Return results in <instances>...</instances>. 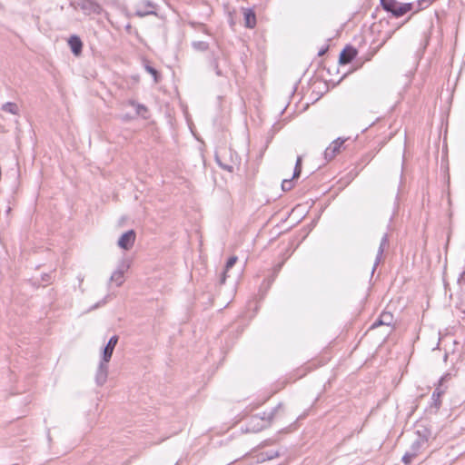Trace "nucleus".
Masks as SVG:
<instances>
[{
	"label": "nucleus",
	"mask_w": 465,
	"mask_h": 465,
	"mask_svg": "<svg viewBox=\"0 0 465 465\" xmlns=\"http://www.w3.org/2000/svg\"><path fill=\"white\" fill-rule=\"evenodd\" d=\"M382 7L395 17H401L413 9V4H401L396 0H381Z\"/></svg>",
	"instance_id": "1"
},
{
	"label": "nucleus",
	"mask_w": 465,
	"mask_h": 465,
	"mask_svg": "<svg viewBox=\"0 0 465 465\" xmlns=\"http://www.w3.org/2000/svg\"><path fill=\"white\" fill-rule=\"evenodd\" d=\"M394 317L390 312H382L379 318L371 324L369 331H374L379 327H384L383 334L388 336L393 331Z\"/></svg>",
	"instance_id": "2"
},
{
	"label": "nucleus",
	"mask_w": 465,
	"mask_h": 465,
	"mask_svg": "<svg viewBox=\"0 0 465 465\" xmlns=\"http://www.w3.org/2000/svg\"><path fill=\"white\" fill-rule=\"evenodd\" d=\"M130 268V262L127 260H123L117 269L112 273L110 281L114 282L116 286H121L124 282V273Z\"/></svg>",
	"instance_id": "3"
},
{
	"label": "nucleus",
	"mask_w": 465,
	"mask_h": 465,
	"mask_svg": "<svg viewBox=\"0 0 465 465\" xmlns=\"http://www.w3.org/2000/svg\"><path fill=\"white\" fill-rule=\"evenodd\" d=\"M135 240L136 232L134 230H129L120 236L117 245L122 250L129 251L134 247Z\"/></svg>",
	"instance_id": "4"
},
{
	"label": "nucleus",
	"mask_w": 465,
	"mask_h": 465,
	"mask_svg": "<svg viewBox=\"0 0 465 465\" xmlns=\"http://www.w3.org/2000/svg\"><path fill=\"white\" fill-rule=\"evenodd\" d=\"M78 5L86 15H99L103 10L102 6L94 0H79Z\"/></svg>",
	"instance_id": "5"
},
{
	"label": "nucleus",
	"mask_w": 465,
	"mask_h": 465,
	"mask_svg": "<svg viewBox=\"0 0 465 465\" xmlns=\"http://www.w3.org/2000/svg\"><path fill=\"white\" fill-rule=\"evenodd\" d=\"M346 142L345 138H338L334 140L324 151V157L327 160H331L337 153H340L341 146Z\"/></svg>",
	"instance_id": "6"
},
{
	"label": "nucleus",
	"mask_w": 465,
	"mask_h": 465,
	"mask_svg": "<svg viewBox=\"0 0 465 465\" xmlns=\"http://www.w3.org/2000/svg\"><path fill=\"white\" fill-rule=\"evenodd\" d=\"M117 342H118V336L114 335L113 337L110 338L106 346L104 349L101 361H104L105 362L110 361L113 352H114V350L117 344Z\"/></svg>",
	"instance_id": "7"
},
{
	"label": "nucleus",
	"mask_w": 465,
	"mask_h": 465,
	"mask_svg": "<svg viewBox=\"0 0 465 465\" xmlns=\"http://www.w3.org/2000/svg\"><path fill=\"white\" fill-rule=\"evenodd\" d=\"M107 363L108 362L101 361L98 365L96 375H95V381L99 386L104 385L107 380V376H108Z\"/></svg>",
	"instance_id": "8"
},
{
	"label": "nucleus",
	"mask_w": 465,
	"mask_h": 465,
	"mask_svg": "<svg viewBox=\"0 0 465 465\" xmlns=\"http://www.w3.org/2000/svg\"><path fill=\"white\" fill-rule=\"evenodd\" d=\"M388 245H389V237H388L387 234H384L382 236L381 240V243H380V246H379V250H378V253H377V256H376V260H375L374 265L372 267L371 273L374 272L377 265L381 262L382 254H383V252L388 247Z\"/></svg>",
	"instance_id": "9"
},
{
	"label": "nucleus",
	"mask_w": 465,
	"mask_h": 465,
	"mask_svg": "<svg viewBox=\"0 0 465 465\" xmlns=\"http://www.w3.org/2000/svg\"><path fill=\"white\" fill-rule=\"evenodd\" d=\"M450 378V374H446L440 378L439 381V384L435 391L432 393V400L435 401V404H440V398L444 394L445 389L442 388L443 383Z\"/></svg>",
	"instance_id": "10"
},
{
	"label": "nucleus",
	"mask_w": 465,
	"mask_h": 465,
	"mask_svg": "<svg viewBox=\"0 0 465 465\" xmlns=\"http://www.w3.org/2000/svg\"><path fill=\"white\" fill-rule=\"evenodd\" d=\"M68 45L74 55H79L82 52L83 43L76 35H72L68 40Z\"/></svg>",
	"instance_id": "11"
},
{
	"label": "nucleus",
	"mask_w": 465,
	"mask_h": 465,
	"mask_svg": "<svg viewBox=\"0 0 465 465\" xmlns=\"http://www.w3.org/2000/svg\"><path fill=\"white\" fill-rule=\"evenodd\" d=\"M244 23L248 28H253L256 25V15L252 9H243Z\"/></svg>",
	"instance_id": "12"
},
{
	"label": "nucleus",
	"mask_w": 465,
	"mask_h": 465,
	"mask_svg": "<svg viewBox=\"0 0 465 465\" xmlns=\"http://www.w3.org/2000/svg\"><path fill=\"white\" fill-rule=\"evenodd\" d=\"M261 420V421L262 422V424H258L257 427H253L252 428V430H262L264 427L268 426L271 422V420H272V413H269L267 416H262V417H259V416H253L252 418V421H255V420Z\"/></svg>",
	"instance_id": "13"
},
{
	"label": "nucleus",
	"mask_w": 465,
	"mask_h": 465,
	"mask_svg": "<svg viewBox=\"0 0 465 465\" xmlns=\"http://www.w3.org/2000/svg\"><path fill=\"white\" fill-rule=\"evenodd\" d=\"M237 262V257L236 256H232L228 259L226 264H225V268H224V271L222 274V277H221V280H220V282L222 284H223L226 281V278H227V272L228 271L232 268L234 266V264L236 263Z\"/></svg>",
	"instance_id": "14"
},
{
	"label": "nucleus",
	"mask_w": 465,
	"mask_h": 465,
	"mask_svg": "<svg viewBox=\"0 0 465 465\" xmlns=\"http://www.w3.org/2000/svg\"><path fill=\"white\" fill-rule=\"evenodd\" d=\"M2 110L4 112L9 113V114H12L15 115L18 114V113H19V108H18L17 104L15 103H12V102H7V103L4 104L2 105Z\"/></svg>",
	"instance_id": "15"
},
{
	"label": "nucleus",
	"mask_w": 465,
	"mask_h": 465,
	"mask_svg": "<svg viewBox=\"0 0 465 465\" xmlns=\"http://www.w3.org/2000/svg\"><path fill=\"white\" fill-rule=\"evenodd\" d=\"M146 6H147L146 11H143V9L141 7H138L135 12L136 15L140 17H143V16L151 15V14H154V7L151 3H147Z\"/></svg>",
	"instance_id": "16"
},
{
	"label": "nucleus",
	"mask_w": 465,
	"mask_h": 465,
	"mask_svg": "<svg viewBox=\"0 0 465 465\" xmlns=\"http://www.w3.org/2000/svg\"><path fill=\"white\" fill-rule=\"evenodd\" d=\"M129 104L135 108L137 114L144 115L147 113V108L145 105L138 104L134 101H129Z\"/></svg>",
	"instance_id": "17"
},
{
	"label": "nucleus",
	"mask_w": 465,
	"mask_h": 465,
	"mask_svg": "<svg viewBox=\"0 0 465 465\" xmlns=\"http://www.w3.org/2000/svg\"><path fill=\"white\" fill-rule=\"evenodd\" d=\"M144 69H145V71L148 74H150L153 77L154 83H158L159 82L160 76H159V74H158L156 69H154L149 64H144Z\"/></svg>",
	"instance_id": "18"
},
{
	"label": "nucleus",
	"mask_w": 465,
	"mask_h": 465,
	"mask_svg": "<svg viewBox=\"0 0 465 465\" xmlns=\"http://www.w3.org/2000/svg\"><path fill=\"white\" fill-rule=\"evenodd\" d=\"M340 62L342 64H346L349 63V45H346L340 55Z\"/></svg>",
	"instance_id": "19"
},
{
	"label": "nucleus",
	"mask_w": 465,
	"mask_h": 465,
	"mask_svg": "<svg viewBox=\"0 0 465 465\" xmlns=\"http://www.w3.org/2000/svg\"><path fill=\"white\" fill-rule=\"evenodd\" d=\"M302 157L298 156L297 160H296L295 167H294L292 179L298 178L300 176L301 172H302Z\"/></svg>",
	"instance_id": "20"
},
{
	"label": "nucleus",
	"mask_w": 465,
	"mask_h": 465,
	"mask_svg": "<svg viewBox=\"0 0 465 465\" xmlns=\"http://www.w3.org/2000/svg\"><path fill=\"white\" fill-rule=\"evenodd\" d=\"M193 47L197 51H206L209 47V44L204 41H195L193 42Z\"/></svg>",
	"instance_id": "21"
},
{
	"label": "nucleus",
	"mask_w": 465,
	"mask_h": 465,
	"mask_svg": "<svg viewBox=\"0 0 465 465\" xmlns=\"http://www.w3.org/2000/svg\"><path fill=\"white\" fill-rule=\"evenodd\" d=\"M415 457H416V450L415 451H407L402 457V461L404 464L408 465L411 462V460Z\"/></svg>",
	"instance_id": "22"
},
{
	"label": "nucleus",
	"mask_w": 465,
	"mask_h": 465,
	"mask_svg": "<svg viewBox=\"0 0 465 465\" xmlns=\"http://www.w3.org/2000/svg\"><path fill=\"white\" fill-rule=\"evenodd\" d=\"M279 456V452L276 450H271L269 452L262 453V460H272Z\"/></svg>",
	"instance_id": "23"
},
{
	"label": "nucleus",
	"mask_w": 465,
	"mask_h": 465,
	"mask_svg": "<svg viewBox=\"0 0 465 465\" xmlns=\"http://www.w3.org/2000/svg\"><path fill=\"white\" fill-rule=\"evenodd\" d=\"M293 187L292 179H285L282 183V188L283 191H290Z\"/></svg>",
	"instance_id": "24"
},
{
	"label": "nucleus",
	"mask_w": 465,
	"mask_h": 465,
	"mask_svg": "<svg viewBox=\"0 0 465 465\" xmlns=\"http://www.w3.org/2000/svg\"><path fill=\"white\" fill-rule=\"evenodd\" d=\"M420 448V440H415L412 445H411V451H415L416 450V454L418 453L419 450Z\"/></svg>",
	"instance_id": "25"
},
{
	"label": "nucleus",
	"mask_w": 465,
	"mask_h": 465,
	"mask_svg": "<svg viewBox=\"0 0 465 465\" xmlns=\"http://www.w3.org/2000/svg\"><path fill=\"white\" fill-rule=\"evenodd\" d=\"M327 51H328V45L323 46V47H322V48L318 51V55H319V56H322V55H323Z\"/></svg>",
	"instance_id": "26"
},
{
	"label": "nucleus",
	"mask_w": 465,
	"mask_h": 465,
	"mask_svg": "<svg viewBox=\"0 0 465 465\" xmlns=\"http://www.w3.org/2000/svg\"><path fill=\"white\" fill-rule=\"evenodd\" d=\"M350 53H351V62L353 60V58L357 55V50L351 46Z\"/></svg>",
	"instance_id": "27"
},
{
	"label": "nucleus",
	"mask_w": 465,
	"mask_h": 465,
	"mask_svg": "<svg viewBox=\"0 0 465 465\" xmlns=\"http://www.w3.org/2000/svg\"><path fill=\"white\" fill-rule=\"evenodd\" d=\"M217 162H218V163H220L218 159H217ZM219 164H220L223 169H225V170L231 171V169H232V167L225 166V165H222L221 163H219Z\"/></svg>",
	"instance_id": "28"
},
{
	"label": "nucleus",
	"mask_w": 465,
	"mask_h": 465,
	"mask_svg": "<svg viewBox=\"0 0 465 465\" xmlns=\"http://www.w3.org/2000/svg\"><path fill=\"white\" fill-rule=\"evenodd\" d=\"M216 74H217L218 75H220V74H221V72H220V70L218 69V67H217V66H216Z\"/></svg>",
	"instance_id": "29"
}]
</instances>
